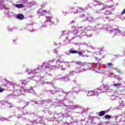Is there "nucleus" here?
Segmentation results:
<instances>
[{
	"label": "nucleus",
	"mask_w": 125,
	"mask_h": 125,
	"mask_svg": "<svg viewBox=\"0 0 125 125\" xmlns=\"http://www.w3.org/2000/svg\"><path fill=\"white\" fill-rule=\"evenodd\" d=\"M17 18L20 20H22V19H24V15L22 14H19L17 16Z\"/></svg>",
	"instance_id": "nucleus-1"
},
{
	"label": "nucleus",
	"mask_w": 125,
	"mask_h": 125,
	"mask_svg": "<svg viewBox=\"0 0 125 125\" xmlns=\"http://www.w3.org/2000/svg\"><path fill=\"white\" fill-rule=\"evenodd\" d=\"M88 95L90 96H93L94 95H97V92H94V91H90L88 93Z\"/></svg>",
	"instance_id": "nucleus-2"
},
{
	"label": "nucleus",
	"mask_w": 125,
	"mask_h": 125,
	"mask_svg": "<svg viewBox=\"0 0 125 125\" xmlns=\"http://www.w3.org/2000/svg\"><path fill=\"white\" fill-rule=\"evenodd\" d=\"M15 6L17 8H23V7H24V5L22 4H16L15 5Z\"/></svg>",
	"instance_id": "nucleus-3"
},
{
	"label": "nucleus",
	"mask_w": 125,
	"mask_h": 125,
	"mask_svg": "<svg viewBox=\"0 0 125 125\" xmlns=\"http://www.w3.org/2000/svg\"><path fill=\"white\" fill-rule=\"evenodd\" d=\"M39 13H41V15H44V13H46V11L40 9L39 10Z\"/></svg>",
	"instance_id": "nucleus-4"
},
{
	"label": "nucleus",
	"mask_w": 125,
	"mask_h": 125,
	"mask_svg": "<svg viewBox=\"0 0 125 125\" xmlns=\"http://www.w3.org/2000/svg\"><path fill=\"white\" fill-rule=\"evenodd\" d=\"M106 114V111H101L99 114V117H103Z\"/></svg>",
	"instance_id": "nucleus-5"
},
{
	"label": "nucleus",
	"mask_w": 125,
	"mask_h": 125,
	"mask_svg": "<svg viewBox=\"0 0 125 125\" xmlns=\"http://www.w3.org/2000/svg\"><path fill=\"white\" fill-rule=\"evenodd\" d=\"M69 53L75 54L78 53V51L76 50H69Z\"/></svg>",
	"instance_id": "nucleus-6"
},
{
	"label": "nucleus",
	"mask_w": 125,
	"mask_h": 125,
	"mask_svg": "<svg viewBox=\"0 0 125 125\" xmlns=\"http://www.w3.org/2000/svg\"><path fill=\"white\" fill-rule=\"evenodd\" d=\"M104 118L105 119L110 120V119H111V116L109 115L106 114L104 116Z\"/></svg>",
	"instance_id": "nucleus-7"
},
{
	"label": "nucleus",
	"mask_w": 125,
	"mask_h": 125,
	"mask_svg": "<svg viewBox=\"0 0 125 125\" xmlns=\"http://www.w3.org/2000/svg\"><path fill=\"white\" fill-rule=\"evenodd\" d=\"M113 85L114 86H116V87L121 86V85H122V83H114Z\"/></svg>",
	"instance_id": "nucleus-8"
},
{
	"label": "nucleus",
	"mask_w": 125,
	"mask_h": 125,
	"mask_svg": "<svg viewBox=\"0 0 125 125\" xmlns=\"http://www.w3.org/2000/svg\"><path fill=\"white\" fill-rule=\"evenodd\" d=\"M115 33H120V29L119 28H116L114 29Z\"/></svg>",
	"instance_id": "nucleus-9"
},
{
	"label": "nucleus",
	"mask_w": 125,
	"mask_h": 125,
	"mask_svg": "<svg viewBox=\"0 0 125 125\" xmlns=\"http://www.w3.org/2000/svg\"><path fill=\"white\" fill-rule=\"evenodd\" d=\"M78 54H79V55H80V56H83V52H82V51H79L78 52H77Z\"/></svg>",
	"instance_id": "nucleus-10"
},
{
	"label": "nucleus",
	"mask_w": 125,
	"mask_h": 125,
	"mask_svg": "<svg viewBox=\"0 0 125 125\" xmlns=\"http://www.w3.org/2000/svg\"><path fill=\"white\" fill-rule=\"evenodd\" d=\"M76 64L77 65H82V62H76Z\"/></svg>",
	"instance_id": "nucleus-11"
},
{
	"label": "nucleus",
	"mask_w": 125,
	"mask_h": 125,
	"mask_svg": "<svg viewBox=\"0 0 125 125\" xmlns=\"http://www.w3.org/2000/svg\"><path fill=\"white\" fill-rule=\"evenodd\" d=\"M4 91V89L2 88L0 86V92H3Z\"/></svg>",
	"instance_id": "nucleus-12"
},
{
	"label": "nucleus",
	"mask_w": 125,
	"mask_h": 125,
	"mask_svg": "<svg viewBox=\"0 0 125 125\" xmlns=\"http://www.w3.org/2000/svg\"><path fill=\"white\" fill-rule=\"evenodd\" d=\"M108 66H110L111 67H113V63H107Z\"/></svg>",
	"instance_id": "nucleus-13"
},
{
	"label": "nucleus",
	"mask_w": 125,
	"mask_h": 125,
	"mask_svg": "<svg viewBox=\"0 0 125 125\" xmlns=\"http://www.w3.org/2000/svg\"><path fill=\"white\" fill-rule=\"evenodd\" d=\"M121 14H122V15H123V14H125V8L122 12Z\"/></svg>",
	"instance_id": "nucleus-14"
},
{
	"label": "nucleus",
	"mask_w": 125,
	"mask_h": 125,
	"mask_svg": "<svg viewBox=\"0 0 125 125\" xmlns=\"http://www.w3.org/2000/svg\"><path fill=\"white\" fill-rule=\"evenodd\" d=\"M21 83H25V82L24 81V80H22Z\"/></svg>",
	"instance_id": "nucleus-15"
},
{
	"label": "nucleus",
	"mask_w": 125,
	"mask_h": 125,
	"mask_svg": "<svg viewBox=\"0 0 125 125\" xmlns=\"http://www.w3.org/2000/svg\"><path fill=\"white\" fill-rule=\"evenodd\" d=\"M62 71H64L65 70V68H62Z\"/></svg>",
	"instance_id": "nucleus-16"
},
{
	"label": "nucleus",
	"mask_w": 125,
	"mask_h": 125,
	"mask_svg": "<svg viewBox=\"0 0 125 125\" xmlns=\"http://www.w3.org/2000/svg\"><path fill=\"white\" fill-rule=\"evenodd\" d=\"M119 73H121V71H118Z\"/></svg>",
	"instance_id": "nucleus-17"
}]
</instances>
